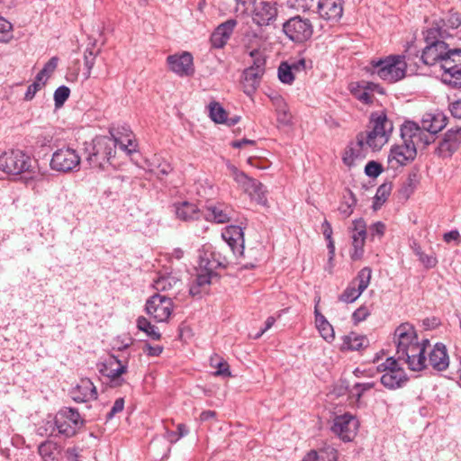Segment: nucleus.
<instances>
[{
    "instance_id": "obj_1",
    "label": "nucleus",
    "mask_w": 461,
    "mask_h": 461,
    "mask_svg": "<svg viewBox=\"0 0 461 461\" xmlns=\"http://www.w3.org/2000/svg\"><path fill=\"white\" fill-rule=\"evenodd\" d=\"M110 134L111 137L99 136L91 143H85L86 159L90 167L104 170L109 165L112 166L117 146L128 155L137 151V144L129 127L113 128L110 130Z\"/></svg>"
},
{
    "instance_id": "obj_2",
    "label": "nucleus",
    "mask_w": 461,
    "mask_h": 461,
    "mask_svg": "<svg viewBox=\"0 0 461 461\" xmlns=\"http://www.w3.org/2000/svg\"><path fill=\"white\" fill-rule=\"evenodd\" d=\"M419 59L426 66L438 64L443 70L442 82L453 89H461V49L447 43L427 44Z\"/></svg>"
},
{
    "instance_id": "obj_3",
    "label": "nucleus",
    "mask_w": 461,
    "mask_h": 461,
    "mask_svg": "<svg viewBox=\"0 0 461 461\" xmlns=\"http://www.w3.org/2000/svg\"><path fill=\"white\" fill-rule=\"evenodd\" d=\"M407 67L405 55H388L372 59L368 71L389 84H394L406 77Z\"/></svg>"
},
{
    "instance_id": "obj_4",
    "label": "nucleus",
    "mask_w": 461,
    "mask_h": 461,
    "mask_svg": "<svg viewBox=\"0 0 461 461\" xmlns=\"http://www.w3.org/2000/svg\"><path fill=\"white\" fill-rule=\"evenodd\" d=\"M370 131H363L366 144L373 150H379L389 140L393 124L385 111L373 112L369 117Z\"/></svg>"
},
{
    "instance_id": "obj_5",
    "label": "nucleus",
    "mask_w": 461,
    "mask_h": 461,
    "mask_svg": "<svg viewBox=\"0 0 461 461\" xmlns=\"http://www.w3.org/2000/svg\"><path fill=\"white\" fill-rule=\"evenodd\" d=\"M85 423L77 409L62 407L54 417L53 421H48L50 435L61 436L66 438L74 437Z\"/></svg>"
},
{
    "instance_id": "obj_6",
    "label": "nucleus",
    "mask_w": 461,
    "mask_h": 461,
    "mask_svg": "<svg viewBox=\"0 0 461 461\" xmlns=\"http://www.w3.org/2000/svg\"><path fill=\"white\" fill-rule=\"evenodd\" d=\"M80 164L81 157L78 151L70 146L58 148L50 160V169L61 174L78 172Z\"/></svg>"
},
{
    "instance_id": "obj_7",
    "label": "nucleus",
    "mask_w": 461,
    "mask_h": 461,
    "mask_svg": "<svg viewBox=\"0 0 461 461\" xmlns=\"http://www.w3.org/2000/svg\"><path fill=\"white\" fill-rule=\"evenodd\" d=\"M377 370L383 373L380 378L381 384L389 390L402 388L409 380L405 370L393 357H387L377 366Z\"/></svg>"
},
{
    "instance_id": "obj_8",
    "label": "nucleus",
    "mask_w": 461,
    "mask_h": 461,
    "mask_svg": "<svg viewBox=\"0 0 461 461\" xmlns=\"http://www.w3.org/2000/svg\"><path fill=\"white\" fill-rule=\"evenodd\" d=\"M0 169L12 175L31 173L32 171V158L21 149L5 151L0 156Z\"/></svg>"
},
{
    "instance_id": "obj_9",
    "label": "nucleus",
    "mask_w": 461,
    "mask_h": 461,
    "mask_svg": "<svg viewBox=\"0 0 461 461\" xmlns=\"http://www.w3.org/2000/svg\"><path fill=\"white\" fill-rule=\"evenodd\" d=\"M283 32L290 41L303 43L312 36L313 26L309 19L295 15L283 23Z\"/></svg>"
},
{
    "instance_id": "obj_10",
    "label": "nucleus",
    "mask_w": 461,
    "mask_h": 461,
    "mask_svg": "<svg viewBox=\"0 0 461 461\" xmlns=\"http://www.w3.org/2000/svg\"><path fill=\"white\" fill-rule=\"evenodd\" d=\"M252 21L259 27L275 26L278 17L277 2L276 0L254 1Z\"/></svg>"
},
{
    "instance_id": "obj_11",
    "label": "nucleus",
    "mask_w": 461,
    "mask_h": 461,
    "mask_svg": "<svg viewBox=\"0 0 461 461\" xmlns=\"http://www.w3.org/2000/svg\"><path fill=\"white\" fill-rule=\"evenodd\" d=\"M401 138L402 141L416 149L420 144L427 147L434 141V137L423 128V125L420 127L411 121H407L401 126Z\"/></svg>"
},
{
    "instance_id": "obj_12",
    "label": "nucleus",
    "mask_w": 461,
    "mask_h": 461,
    "mask_svg": "<svg viewBox=\"0 0 461 461\" xmlns=\"http://www.w3.org/2000/svg\"><path fill=\"white\" fill-rule=\"evenodd\" d=\"M359 422L357 417L349 412L336 415L330 428L331 431L342 441L350 442L357 433Z\"/></svg>"
},
{
    "instance_id": "obj_13",
    "label": "nucleus",
    "mask_w": 461,
    "mask_h": 461,
    "mask_svg": "<svg viewBox=\"0 0 461 461\" xmlns=\"http://www.w3.org/2000/svg\"><path fill=\"white\" fill-rule=\"evenodd\" d=\"M145 310L147 314L156 321H167L173 311L172 299L166 295L155 294L147 300Z\"/></svg>"
},
{
    "instance_id": "obj_14",
    "label": "nucleus",
    "mask_w": 461,
    "mask_h": 461,
    "mask_svg": "<svg viewBox=\"0 0 461 461\" xmlns=\"http://www.w3.org/2000/svg\"><path fill=\"white\" fill-rule=\"evenodd\" d=\"M372 270L370 267H366L362 268L355 280H353L347 288L339 296V301L351 303H354L362 293L367 288L370 283Z\"/></svg>"
},
{
    "instance_id": "obj_15",
    "label": "nucleus",
    "mask_w": 461,
    "mask_h": 461,
    "mask_svg": "<svg viewBox=\"0 0 461 461\" xmlns=\"http://www.w3.org/2000/svg\"><path fill=\"white\" fill-rule=\"evenodd\" d=\"M230 169L233 179L245 193L258 203L266 201L264 185L259 181L249 177L246 173L239 170L234 166L230 167Z\"/></svg>"
},
{
    "instance_id": "obj_16",
    "label": "nucleus",
    "mask_w": 461,
    "mask_h": 461,
    "mask_svg": "<svg viewBox=\"0 0 461 461\" xmlns=\"http://www.w3.org/2000/svg\"><path fill=\"white\" fill-rule=\"evenodd\" d=\"M198 265L201 271H212L220 267H225L228 264L227 258L219 251H216L211 244H205L199 250Z\"/></svg>"
},
{
    "instance_id": "obj_17",
    "label": "nucleus",
    "mask_w": 461,
    "mask_h": 461,
    "mask_svg": "<svg viewBox=\"0 0 461 461\" xmlns=\"http://www.w3.org/2000/svg\"><path fill=\"white\" fill-rule=\"evenodd\" d=\"M417 156L416 148L402 141V144L393 145L388 155V164L391 168L396 170L411 163Z\"/></svg>"
},
{
    "instance_id": "obj_18",
    "label": "nucleus",
    "mask_w": 461,
    "mask_h": 461,
    "mask_svg": "<svg viewBox=\"0 0 461 461\" xmlns=\"http://www.w3.org/2000/svg\"><path fill=\"white\" fill-rule=\"evenodd\" d=\"M168 68L178 77H189L194 73V58L188 51L169 55L167 58Z\"/></svg>"
},
{
    "instance_id": "obj_19",
    "label": "nucleus",
    "mask_w": 461,
    "mask_h": 461,
    "mask_svg": "<svg viewBox=\"0 0 461 461\" xmlns=\"http://www.w3.org/2000/svg\"><path fill=\"white\" fill-rule=\"evenodd\" d=\"M394 340L396 343L397 356L406 355L411 346L419 343L414 327L408 322L402 323L396 328L394 331Z\"/></svg>"
},
{
    "instance_id": "obj_20",
    "label": "nucleus",
    "mask_w": 461,
    "mask_h": 461,
    "mask_svg": "<svg viewBox=\"0 0 461 461\" xmlns=\"http://www.w3.org/2000/svg\"><path fill=\"white\" fill-rule=\"evenodd\" d=\"M461 145V127L451 128L445 134L438 143L435 153L443 158H451Z\"/></svg>"
},
{
    "instance_id": "obj_21",
    "label": "nucleus",
    "mask_w": 461,
    "mask_h": 461,
    "mask_svg": "<svg viewBox=\"0 0 461 461\" xmlns=\"http://www.w3.org/2000/svg\"><path fill=\"white\" fill-rule=\"evenodd\" d=\"M398 359H403L412 371H421L427 368L425 347L420 343L411 346L406 355H398Z\"/></svg>"
},
{
    "instance_id": "obj_22",
    "label": "nucleus",
    "mask_w": 461,
    "mask_h": 461,
    "mask_svg": "<svg viewBox=\"0 0 461 461\" xmlns=\"http://www.w3.org/2000/svg\"><path fill=\"white\" fill-rule=\"evenodd\" d=\"M221 237L234 254L243 255L245 240L241 227L238 225H229L223 229Z\"/></svg>"
},
{
    "instance_id": "obj_23",
    "label": "nucleus",
    "mask_w": 461,
    "mask_h": 461,
    "mask_svg": "<svg viewBox=\"0 0 461 461\" xmlns=\"http://www.w3.org/2000/svg\"><path fill=\"white\" fill-rule=\"evenodd\" d=\"M237 25L235 19H229L218 25L210 37V42L212 48L221 49L230 40L233 31Z\"/></svg>"
},
{
    "instance_id": "obj_24",
    "label": "nucleus",
    "mask_w": 461,
    "mask_h": 461,
    "mask_svg": "<svg viewBox=\"0 0 461 461\" xmlns=\"http://www.w3.org/2000/svg\"><path fill=\"white\" fill-rule=\"evenodd\" d=\"M319 15L327 21L338 22L343 14L342 0H319Z\"/></svg>"
},
{
    "instance_id": "obj_25",
    "label": "nucleus",
    "mask_w": 461,
    "mask_h": 461,
    "mask_svg": "<svg viewBox=\"0 0 461 461\" xmlns=\"http://www.w3.org/2000/svg\"><path fill=\"white\" fill-rule=\"evenodd\" d=\"M70 396L76 402H87L97 398L96 387L89 378L81 379L80 383L70 391Z\"/></svg>"
},
{
    "instance_id": "obj_26",
    "label": "nucleus",
    "mask_w": 461,
    "mask_h": 461,
    "mask_svg": "<svg viewBox=\"0 0 461 461\" xmlns=\"http://www.w3.org/2000/svg\"><path fill=\"white\" fill-rule=\"evenodd\" d=\"M449 357L446 346L443 343H437L430 350L427 358V367L430 366L437 371H444L448 367Z\"/></svg>"
},
{
    "instance_id": "obj_27",
    "label": "nucleus",
    "mask_w": 461,
    "mask_h": 461,
    "mask_svg": "<svg viewBox=\"0 0 461 461\" xmlns=\"http://www.w3.org/2000/svg\"><path fill=\"white\" fill-rule=\"evenodd\" d=\"M203 218L214 223H227L232 219V210L223 204L210 205L203 210Z\"/></svg>"
},
{
    "instance_id": "obj_28",
    "label": "nucleus",
    "mask_w": 461,
    "mask_h": 461,
    "mask_svg": "<svg viewBox=\"0 0 461 461\" xmlns=\"http://www.w3.org/2000/svg\"><path fill=\"white\" fill-rule=\"evenodd\" d=\"M127 369L126 362H122L114 355H111L106 362L103 364L100 372L107 376L111 382H113L118 380L122 374H125Z\"/></svg>"
},
{
    "instance_id": "obj_29",
    "label": "nucleus",
    "mask_w": 461,
    "mask_h": 461,
    "mask_svg": "<svg viewBox=\"0 0 461 461\" xmlns=\"http://www.w3.org/2000/svg\"><path fill=\"white\" fill-rule=\"evenodd\" d=\"M177 219L183 221H198L203 218V210L201 211L195 203L185 201L174 204Z\"/></svg>"
},
{
    "instance_id": "obj_30",
    "label": "nucleus",
    "mask_w": 461,
    "mask_h": 461,
    "mask_svg": "<svg viewBox=\"0 0 461 461\" xmlns=\"http://www.w3.org/2000/svg\"><path fill=\"white\" fill-rule=\"evenodd\" d=\"M321 301L320 297L315 299L314 306V316L315 324L321 336L329 343H331L335 339V332L332 325L327 321L325 316L319 311L318 305Z\"/></svg>"
},
{
    "instance_id": "obj_31",
    "label": "nucleus",
    "mask_w": 461,
    "mask_h": 461,
    "mask_svg": "<svg viewBox=\"0 0 461 461\" xmlns=\"http://www.w3.org/2000/svg\"><path fill=\"white\" fill-rule=\"evenodd\" d=\"M365 145H366V139L364 132L361 131L357 135L356 144L354 146L349 145L345 149L342 157L343 163L348 167H352L356 159L364 158L363 149Z\"/></svg>"
},
{
    "instance_id": "obj_32",
    "label": "nucleus",
    "mask_w": 461,
    "mask_h": 461,
    "mask_svg": "<svg viewBox=\"0 0 461 461\" xmlns=\"http://www.w3.org/2000/svg\"><path fill=\"white\" fill-rule=\"evenodd\" d=\"M369 345L368 339L357 332L351 331L348 335L343 336L342 344L340 346L341 351H354L360 350Z\"/></svg>"
},
{
    "instance_id": "obj_33",
    "label": "nucleus",
    "mask_w": 461,
    "mask_h": 461,
    "mask_svg": "<svg viewBox=\"0 0 461 461\" xmlns=\"http://www.w3.org/2000/svg\"><path fill=\"white\" fill-rule=\"evenodd\" d=\"M38 452L43 461H61L62 458L61 446L52 440L42 442L38 447Z\"/></svg>"
},
{
    "instance_id": "obj_34",
    "label": "nucleus",
    "mask_w": 461,
    "mask_h": 461,
    "mask_svg": "<svg viewBox=\"0 0 461 461\" xmlns=\"http://www.w3.org/2000/svg\"><path fill=\"white\" fill-rule=\"evenodd\" d=\"M447 36L444 23L438 20L433 21L431 27L424 32V40L427 44L446 43L442 39Z\"/></svg>"
},
{
    "instance_id": "obj_35",
    "label": "nucleus",
    "mask_w": 461,
    "mask_h": 461,
    "mask_svg": "<svg viewBox=\"0 0 461 461\" xmlns=\"http://www.w3.org/2000/svg\"><path fill=\"white\" fill-rule=\"evenodd\" d=\"M265 73L247 68L243 71V88L248 95H253L259 86L261 78Z\"/></svg>"
},
{
    "instance_id": "obj_36",
    "label": "nucleus",
    "mask_w": 461,
    "mask_h": 461,
    "mask_svg": "<svg viewBox=\"0 0 461 461\" xmlns=\"http://www.w3.org/2000/svg\"><path fill=\"white\" fill-rule=\"evenodd\" d=\"M422 124L423 128L434 137L435 134L446 127V117L442 113H429L422 119Z\"/></svg>"
},
{
    "instance_id": "obj_37",
    "label": "nucleus",
    "mask_w": 461,
    "mask_h": 461,
    "mask_svg": "<svg viewBox=\"0 0 461 461\" xmlns=\"http://www.w3.org/2000/svg\"><path fill=\"white\" fill-rule=\"evenodd\" d=\"M89 42L84 52V65L86 68V77L88 78L91 75V70L95 65V60L100 53V49H96V40L89 38Z\"/></svg>"
},
{
    "instance_id": "obj_38",
    "label": "nucleus",
    "mask_w": 461,
    "mask_h": 461,
    "mask_svg": "<svg viewBox=\"0 0 461 461\" xmlns=\"http://www.w3.org/2000/svg\"><path fill=\"white\" fill-rule=\"evenodd\" d=\"M348 89L354 97L361 103L365 104H370L373 103V96L368 93L363 81L351 83Z\"/></svg>"
},
{
    "instance_id": "obj_39",
    "label": "nucleus",
    "mask_w": 461,
    "mask_h": 461,
    "mask_svg": "<svg viewBox=\"0 0 461 461\" xmlns=\"http://www.w3.org/2000/svg\"><path fill=\"white\" fill-rule=\"evenodd\" d=\"M392 192V183H384L381 185L375 193L373 202V209L377 211L386 202Z\"/></svg>"
},
{
    "instance_id": "obj_40",
    "label": "nucleus",
    "mask_w": 461,
    "mask_h": 461,
    "mask_svg": "<svg viewBox=\"0 0 461 461\" xmlns=\"http://www.w3.org/2000/svg\"><path fill=\"white\" fill-rule=\"evenodd\" d=\"M137 328L145 332L148 337L153 340H159L161 339V333L158 328L151 324L145 317L140 316L137 319Z\"/></svg>"
},
{
    "instance_id": "obj_41",
    "label": "nucleus",
    "mask_w": 461,
    "mask_h": 461,
    "mask_svg": "<svg viewBox=\"0 0 461 461\" xmlns=\"http://www.w3.org/2000/svg\"><path fill=\"white\" fill-rule=\"evenodd\" d=\"M208 109L209 116L215 123L222 124L226 122L227 112L220 103L216 101L211 102L208 104Z\"/></svg>"
},
{
    "instance_id": "obj_42",
    "label": "nucleus",
    "mask_w": 461,
    "mask_h": 461,
    "mask_svg": "<svg viewBox=\"0 0 461 461\" xmlns=\"http://www.w3.org/2000/svg\"><path fill=\"white\" fill-rule=\"evenodd\" d=\"M322 233L325 237V239L328 241V250H329V264L330 265V267L333 266V259L335 257V244L334 240L332 239V228L330 223L328 221H324L322 223Z\"/></svg>"
},
{
    "instance_id": "obj_43",
    "label": "nucleus",
    "mask_w": 461,
    "mask_h": 461,
    "mask_svg": "<svg viewBox=\"0 0 461 461\" xmlns=\"http://www.w3.org/2000/svg\"><path fill=\"white\" fill-rule=\"evenodd\" d=\"M178 280L171 276H162L154 280L153 287L158 292H165L172 289Z\"/></svg>"
},
{
    "instance_id": "obj_44",
    "label": "nucleus",
    "mask_w": 461,
    "mask_h": 461,
    "mask_svg": "<svg viewBox=\"0 0 461 461\" xmlns=\"http://www.w3.org/2000/svg\"><path fill=\"white\" fill-rule=\"evenodd\" d=\"M249 56L252 59V64L249 67V68H253L254 70L265 73L266 58L264 54L259 50L255 49L249 52Z\"/></svg>"
},
{
    "instance_id": "obj_45",
    "label": "nucleus",
    "mask_w": 461,
    "mask_h": 461,
    "mask_svg": "<svg viewBox=\"0 0 461 461\" xmlns=\"http://www.w3.org/2000/svg\"><path fill=\"white\" fill-rule=\"evenodd\" d=\"M54 140L52 131H41L35 136V145L39 148H50Z\"/></svg>"
},
{
    "instance_id": "obj_46",
    "label": "nucleus",
    "mask_w": 461,
    "mask_h": 461,
    "mask_svg": "<svg viewBox=\"0 0 461 461\" xmlns=\"http://www.w3.org/2000/svg\"><path fill=\"white\" fill-rule=\"evenodd\" d=\"M438 21L444 23V28L457 29L461 26V14L453 9L449 10L445 18H439Z\"/></svg>"
},
{
    "instance_id": "obj_47",
    "label": "nucleus",
    "mask_w": 461,
    "mask_h": 461,
    "mask_svg": "<svg viewBox=\"0 0 461 461\" xmlns=\"http://www.w3.org/2000/svg\"><path fill=\"white\" fill-rule=\"evenodd\" d=\"M279 80L287 85H291L294 81V73L288 66V62H282L278 68Z\"/></svg>"
},
{
    "instance_id": "obj_48",
    "label": "nucleus",
    "mask_w": 461,
    "mask_h": 461,
    "mask_svg": "<svg viewBox=\"0 0 461 461\" xmlns=\"http://www.w3.org/2000/svg\"><path fill=\"white\" fill-rule=\"evenodd\" d=\"M352 224H353V228H352L353 234L351 236V239L353 240L355 238V239L360 240L361 238H363V240H366L367 232H366V223L364 221V219L363 218L356 219L353 221Z\"/></svg>"
},
{
    "instance_id": "obj_49",
    "label": "nucleus",
    "mask_w": 461,
    "mask_h": 461,
    "mask_svg": "<svg viewBox=\"0 0 461 461\" xmlns=\"http://www.w3.org/2000/svg\"><path fill=\"white\" fill-rule=\"evenodd\" d=\"M13 38V25L5 18L0 16V42H8Z\"/></svg>"
},
{
    "instance_id": "obj_50",
    "label": "nucleus",
    "mask_w": 461,
    "mask_h": 461,
    "mask_svg": "<svg viewBox=\"0 0 461 461\" xmlns=\"http://www.w3.org/2000/svg\"><path fill=\"white\" fill-rule=\"evenodd\" d=\"M372 304H362L352 313V321L355 324L364 321L371 314Z\"/></svg>"
},
{
    "instance_id": "obj_51",
    "label": "nucleus",
    "mask_w": 461,
    "mask_h": 461,
    "mask_svg": "<svg viewBox=\"0 0 461 461\" xmlns=\"http://www.w3.org/2000/svg\"><path fill=\"white\" fill-rule=\"evenodd\" d=\"M69 95L70 89L68 86H59L54 92V102L56 108L61 107L69 97Z\"/></svg>"
},
{
    "instance_id": "obj_52",
    "label": "nucleus",
    "mask_w": 461,
    "mask_h": 461,
    "mask_svg": "<svg viewBox=\"0 0 461 461\" xmlns=\"http://www.w3.org/2000/svg\"><path fill=\"white\" fill-rule=\"evenodd\" d=\"M366 240H363L361 238L360 240L353 239L352 240V252L350 253V258L353 261L360 260L363 258L364 255V246H365Z\"/></svg>"
},
{
    "instance_id": "obj_53",
    "label": "nucleus",
    "mask_w": 461,
    "mask_h": 461,
    "mask_svg": "<svg viewBox=\"0 0 461 461\" xmlns=\"http://www.w3.org/2000/svg\"><path fill=\"white\" fill-rule=\"evenodd\" d=\"M349 200L346 201L345 203H342L339 207V212L345 217L348 218L351 215L353 212V208L357 203V199L355 198V195L352 192H349Z\"/></svg>"
},
{
    "instance_id": "obj_54",
    "label": "nucleus",
    "mask_w": 461,
    "mask_h": 461,
    "mask_svg": "<svg viewBox=\"0 0 461 461\" xmlns=\"http://www.w3.org/2000/svg\"><path fill=\"white\" fill-rule=\"evenodd\" d=\"M382 172V165L375 160L369 161L365 167V173L370 177H377Z\"/></svg>"
},
{
    "instance_id": "obj_55",
    "label": "nucleus",
    "mask_w": 461,
    "mask_h": 461,
    "mask_svg": "<svg viewBox=\"0 0 461 461\" xmlns=\"http://www.w3.org/2000/svg\"><path fill=\"white\" fill-rule=\"evenodd\" d=\"M214 368H216V371L213 372L214 376L229 377L231 375L230 366L223 358L219 359Z\"/></svg>"
},
{
    "instance_id": "obj_56",
    "label": "nucleus",
    "mask_w": 461,
    "mask_h": 461,
    "mask_svg": "<svg viewBox=\"0 0 461 461\" xmlns=\"http://www.w3.org/2000/svg\"><path fill=\"white\" fill-rule=\"evenodd\" d=\"M315 0H288L290 6L297 11L305 12L310 10Z\"/></svg>"
},
{
    "instance_id": "obj_57",
    "label": "nucleus",
    "mask_w": 461,
    "mask_h": 461,
    "mask_svg": "<svg viewBox=\"0 0 461 461\" xmlns=\"http://www.w3.org/2000/svg\"><path fill=\"white\" fill-rule=\"evenodd\" d=\"M151 171L154 172L158 177L161 178L167 176L172 171V167L168 162L162 161L158 165H154Z\"/></svg>"
},
{
    "instance_id": "obj_58",
    "label": "nucleus",
    "mask_w": 461,
    "mask_h": 461,
    "mask_svg": "<svg viewBox=\"0 0 461 461\" xmlns=\"http://www.w3.org/2000/svg\"><path fill=\"white\" fill-rule=\"evenodd\" d=\"M277 122L283 125H288L291 122V115L288 113L285 104H282L277 110Z\"/></svg>"
},
{
    "instance_id": "obj_59",
    "label": "nucleus",
    "mask_w": 461,
    "mask_h": 461,
    "mask_svg": "<svg viewBox=\"0 0 461 461\" xmlns=\"http://www.w3.org/2000/svg\"><path fill=\"white\" fill-rule=\"evenodd\" d=\"M213 276H215L214 272L201 271V273L197 274L194 282L203 287L211 284V279Z\"/></svg>"
},
{
    "instance_id": "obj_60",
    "label": "nucleus",
    "mask_w": 461,
    "mask_h": 461,
    "mask_svg": "<svg viewBox=\"0 0 461 461\" xmlns=\"http://www.w3.org/2000/svg\"><path fill=\"white\" fill-rule=\"evenodd\" d=\"M45 86V82L38 83L33 82L31 85L28 86L27 90L24 94V100L25 101H31L34 98L36 93L43 86Z\"/></svg>"
},
{
    "instance_id": "obj_61",
    "label": "nucleus",
    "mask_w": 461,
    "mask_h": 461,
    "mask_svg": "<svg viewBox=\"0 0 461 461\" xmlns=\"http://www.w3.org/2000/svg\"><path fill=\"white\" fill-rule=\"evenodd\" d=\"M124 408V399L118 398L115 400L112 409L106 414V420H112L117 413L122 412Z\"/></svg>"
},
{
    "instance_id": "obj_62",
    "label": "nucleus",
    "mask_w": 461,
    "mask_h": 461,
    "mask_svg": "<svg viewBox=\"0 0 461 461\" xmlns=\"http://www.w3.org/2000/svg\"><path fill=\"white\" fill-rule=\"evenodd\" d=\"M374 386H375L374 382L355 384V385L353 387V389L356 391L355 396L357 397V400H359L366 391L372 389Z\"/></svg>"
},
{
    "instance_id": "obj_63",
    "label": "nucleus",
    "mask_w": 461,
    "mask_h": 461,
    "mask_svg": "<svg viewBox=\"0 0 461 461\" xmlns=\"http://www.w3.org/2000/svg\"><path fill=\"white\" fill-rule=\"evenodd\" d=\"M418 258L420 261V263L424 266V267L428 269L435 267L438 263L437 258L432 254L427 255L423 252L422 256L419 257Z\"/></svg>"
},
{
    "instance_id": "obj_64",
    "label": "nucleus",
    "mask_w": 461,
    "mask_h": 461,
    "mask_svg": "<svg viewBox=\"0 0 461 461\" xmlns=\"http://www.w3.org/2000/svg\"><path fill=\"white\" fill-rule=\"evenodd\" d=\"M326 450L327 448H321L320 451L312 449L304 455L301 461H320L322 459V456L320 454Z\"/></svg>"
}]
</instances>
